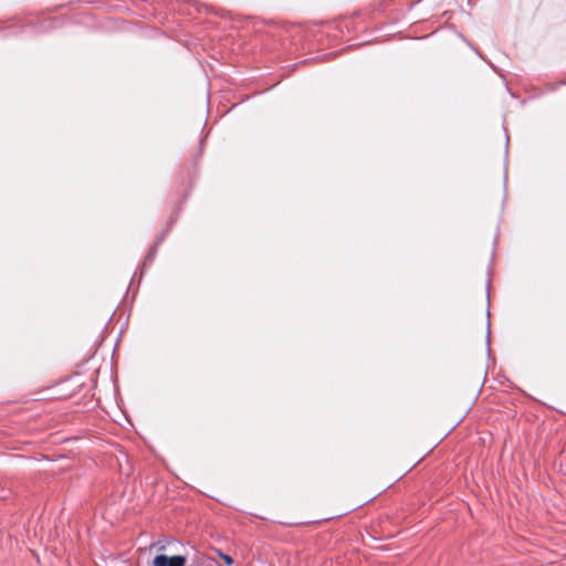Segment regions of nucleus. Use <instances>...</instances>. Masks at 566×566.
<instances>
[{"label": "nucleus", "instance_id": "obj_1", "mask_svg": "<svg viewBox=\"0 0 566 566\" xmlns=\"http://www.w3.org/2000/svg\"><path fill=\"white\" fill-rule=\"evenodd\" d=\"M187 558L185 556H167L164 554L157 555L153 559L154 566H185Z\"/></svg>", "mask_w": 566, "mask_h": 566}, {"label": "nucleus", "instance_id": "obj_2", "mask_svg": "<svg viewBox=\"0 0 566 566\" xmlns=\"http://www.w3.org/2000/svg\"><path fill=\"white\" fill-rule=\"evenodd\" d=\"M217 553L218 556L226 563V565L231 566L233 564V558L230 555L224 554L221 551H217Z\"/></svg>", "mask_w": 566, "mask_h": 566}, {"label": "nucleus", "instance_id": "obj_3", "mask_svg": "<svg viewBox=\"0 0 566 566\" xmlns=\"http://www.w3.org/2000/svg\"><path fill=\"white\" fill-rule=\"evenodd\" d=\"M156 546H157L158 551H164V549L166 548L165 543H161V542H158V543L156 544Z\"/></svg>", "mask_w": 566, "mask_h": 566}]
</instances>
